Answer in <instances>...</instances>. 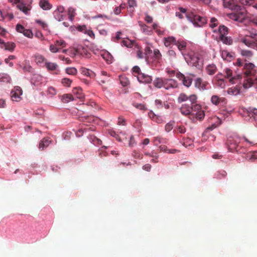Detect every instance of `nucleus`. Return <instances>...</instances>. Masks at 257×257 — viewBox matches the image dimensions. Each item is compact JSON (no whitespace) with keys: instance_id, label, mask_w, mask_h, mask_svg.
Instances as JSON below:
<instances>
[{"instance_id":"26","label":"nucleus","mask_w":257,"mask_h":257,"mask_svg":"<svg viewBox=\"0 0 257 257\" xmlns=\"http://www.w3.org/2000/svg\"><path fill=\"white\" fill-rule=\"evenodd\" d=\"M175 45L177 46L178 49L181 51L186 49L187 43L184 40H178L176 41Z\"/></svg>"},{"instance_id":"23","label":"nucleus","mask_w":257,"mask_h":257,"mask_svg":"<svg viewBox=\"0 0 257 257\" xmlns=\"http://www.w3.org/2000/svg\"><path fill=\"white\" fill-rule=\"evenodd\" d=\"M17 8L26 15L29 14L31 7L26 6V4L21 3L17 5Z\"/></svg>"},{"instance_id":"58","label":"nucleus","mask_w":257,"mask_h":257,"mask_svg":"<svg viewBox=\"0 0 257 257\" xmlns=\"http://www.w3.org/2000/svg\"><path fill=\"white\" fill-rule=\"evenodd\" d=\"M50 50L52 53H56L59 51V48L54 43V45L52 44L50 46Z\"/></svg>"},{"instance_id":"21","label":"nucleus","mask_w":257,"mask_h":257,"mask_svg":"<svg viewBox=\"0 0 257 257\" xmlns=\"http://www.w3.org/2000/svg\"><path fill=\"white\" fill-rule=\"evenodd\" d=\"M206 70L208 74L212 75L217 71V68L215 64H209L206 67Z\"/></svg>"},{"instance_id":"9","label":"nucleus","mask_w":257,"mask_h":257,"mask_svg":"<svg viewBox=\"0 0 257 257\" xmlns=\"http://www.w3.org/2000/svg\"><path fill=\"white\" fill-rule=\"evenodd\" d=\"M22 90L20 87H15L11 92L13 101H19L21 99V95L22 94Z\"/></svg>"},{"instance_id":"50","label":"nucleus","mask_w":257,"mask_h":257,"mask_svg":"<svg viewBox=\"0 0 257 257\" xmlns=\"http://www.w3.org/2000/svg\"><path fill=\"white\" fill-rule=\"evenodd\" d=\"M61 82L64 86L69 87L72 83V80L69 78H64L62 79Z\"/></svg>"},{"instance_id":"29","label":"nucleus","mask_w":257,"mask_h":257,"mask_svg":"<svg viewBox=\"0 0 257 257\" xmlns=\"http://www.w3.org/2000/svg\"><path fill=\"white\" fill-rule=\"evenodd\" d=\"M11 80V77L8 74L0 73V82L10 83Z\"/></svg>"},{"instance_id":"46","label":"nucleus","mask_w":257,"mask_h":257,"mask_svg":"<svg viewBox=\"0 0 257 257\" xmlns=\"http://www.w3.org/2000/svg\"><path fill=\"white\" fill-rule=\"evenodd\" d=\"M54 17L58 21H61L64 20L65 17V14L64 13H57L54 12Z\"/></svg>"},{"instance_id":"27","label":"nucleus","mask_w":257,"mask_h":257,"mask_svg":"<svg viewBox=\"0 0 257 257\" xmlns=\"http://www.w3.org/2000/svg\"><path fill=\"white\" fill-rule=\"evenodd\" d=\"M51 143V140L48 138H44L40 143L39 148L40 149L43 150L47 148Z\"/></svg>"},{"instance_id":"44","label":"nucleus","mask_w":257,"mask_h":257,"mask_svg":"<svg viewBox=\"0 0 257 257\" xmlns=\"http://www.w3.org/2000/svg\"><path fill=\"white\" fill-rule=\"evenodd\" d=\"M55 44L59 48V50L62 48L65 47L66 46V42L62 40H57L55 42Z\"/></svg>"},{"instance_id":"56","label":"nucleus","mask_w":257,"mask_h":257,"mask_svg":"<svg viewBox=\"0 0 257 257\" xmlns=\"http://www.w3.org/2000/svg\"><path fill=\"white\" fill-rule=\"evenodd\" d=\"M174 122H170L167 123L165 127V130L167 132H169L173 128Z\"/></svg>"},{"instance_id":"22","label":"nucleus","mask_w":257,"mask_h":257,"mask_svg":"<svg viewBox=\"0 0 257 257\" xmlns=\"http://www.w3.org/2000/svg\"><path fill=\"white\" fill-rule=\"evenodd\" d=\"M254 81L251 78L246 77L243 82V86L244 88H248L252 86Z\"/></svg>"},{"instance_id":"30","label":"nucleus","mask_w":257,"mask_h":257,"mask_svg":"<svg viewBox=\"0 0 257 257\" xmlns=\"http://www.w3.org/2000/svg\"><path fill=\"white\" fill-rule=\"evenodd\" d=\"M228 28L224 25H219L218 30L219 36L227 35L228 33Z\"/></svg>"},{"instance_id":"31","label":"nucleus","mask_w":257,"mask_h":257,"mask_svg":"<svg viewBox=\"0 0 257 257\" xmlns=\"http://www.w3.org/2000/svg\"><path fill=\"white\" fill-rule=\"evenodd\" d=\"M241 55L248 59H250L253 55L252 51L249 50L243 49L240 51Z\"/></svg>"},{"instance_id":"53","label":"nucleus","mask_w":257,"mask_h":257,"mask_svg":"<svg viewBox=\"0 0 257 257\" xmlns=\"http://www.w3.org/2000/svg\"><path fill=\"white\" fill-rule=\"evenodd\" d=\"M23 70L26 72H29L31 73H33L34 69L29 64H26L23 67Z\"/></svg>"},{"instance_id":"45","label":"nucleus","mask_w":257,"mask_h":257,"mask_svg":"<svg viewBox=\"0 0 257 257\" xmlns=\"http://www.w3.org/2000/svg\"><path fill=\"white\" fill-rule=\"evenodd\" d=\"M247 157L251 161L257 160V152L249 153L247 154Z\"/></svg>"},{"instance_id":"57","label":"nucleus","mask_w":257,"mask_h":257,"mask_svg":"<svg viewBox=\"0 0 257 257\" xmlns=\"http://www.w3.org/2000/svg\"><path fill=\"white\" fill-rule=\"evenodd\" d=\"M16 31L18 32H19V33H23L25 28L22 25L18 24L16 25Z\"/></svg>"},{"instance_id":"33","label":"nucleus","mask_w":257,"mask_h":257,"mask_svg":"<svg viewBox=\"0 0 257 257\" xmlns=\"http://www.w3.org/2000/svg\"><path fill=\"white\" fill-rule=\"evenodd\" d=\"M45 66L49 71L55 70L58 67V65L56 63L52 62H45Z\"/></svg>"},{"instance_id":"59","label":"nucleus","mask_w":257,"mask_h":257,"mask_svg":"<svg viewBox=\"0 0 257 257\" xmlns=\"http://www.w3.org/2000/svg\"><path fill=\"white\" fill-rule=\"evenodd\" d=\"M162 138L161 137L158 136L154 138L153 142L155 145H158L162 143Z\"/></svg>"},{"instance_id":"32","label":"nucleus","mask_w":257,"mask_h":257,"mask_svg":"<svg viewBox=\"0 0 257 257\" xmlns=\"http://www.w3.org/2000/svg\"><path fill=\"white\" fill-rule=\"evenodd\" d=\"M219 39L223 44L226 45H231L232 43V40L230 37H227L226 35L219 36Z\"/></svg>"},{"instance_id":"54","label":"nucleus","mask_w":257,"mask_h":257,"mask_svg":"<svg viewBox=\"0 0 257 257\" xmlns=\"http://www.w3.org/2000/svg\"><path fill=\"white\" fill-rule=\"evenodd\" d=\"M68 15L69 18L71 21H72L73 18L75 16V11L74 10L71 8L68 9Z\"/></svg>"},{"instance_id":"60","label":"nucleus","mask_w":257,"mask_h":257,"mask_svg":"<svg viewBox=\"0 0 257 257\" xmlns=\"http://www.w3.org/2000/svg\"><path fill=\"white\" fill-rule=\"evenodd\" d=\"M249 112L251 114L252 116H257V109L255 108H249Z\"/></svg>"},{"instance_id":"3","label":"nucleus","mask_w":257,"mask_h":257,"mask_svg":"<svg viewBox=\"0 0 257 257\" xmlns=\"http://www.w3.org/2000/svg\"><path fill=\"white\" fill-rule=\"evenodd\" d=\"M186 17L189 21L193 23L195 27H203L207 23V20L206 17L195 15L192 12L187 14Z\"/></svg>"},{"instance_id":"64","label":"nucleus","mask_w":257,"mask_h":257,"mask_svg":"<svg viewBox=\"0 0 257 257\" xmlns=\"http://www.w3.org/2000/svg\"><path fill=\"white\" fill-rule=\"evenodd\" d=\"M48 92L49 94L54 95L56 94V89L53 87H49L48 89Z\"/></svg>"},{"instance_id":"5","label":"nucleus","mask_w":257,"mask_h":257,"mask_svg":"<svg viewBox=\"0 0 257 257\" xmlns=\"http://www.w3.org/2000/svg\"><path fill=\"white\" fill-rule=\"evenodd\" d=\"M190 63L191 65L198 68L202 67L203 61L201 56L199 53H194L190 55Z\"/></svg>"},{"instance_id":"24","label":"nucleus","mask_w":257,"mask_h":257,"mask_svg":"<svg viewBox=\"0 0 257 257\" xmlns=\"http://www.w3.org/2000/svg\"><path fill=\"white\" fill-rule=\"evenodd\" d=\"M40 7L44 10H48L51 9L52 5L46 0H41L39 2Z\"/></svg>"},{"instance_id":"4","label":"nucleus","mask_w":257,"mask_h":257,"mask_svg":"<svg viewBox=\"0 0 257 257\" xmlns=\"http://www.w3.org/2000/svg\"><path fill=\"white\" fill-rule=\"evenodd\" d=\"M240 143V138L236 136H231L228 138L226 146L228 150L231 152H239L238 144Z\"/></svg>"},{"instance_id":"13","label":"nucleus","mask_w":257,"mask_h":257,"mask_svg":"<svg viewBox=\"0 0 257 257\" xmlns=\"http://www.w3.org/2000/svg\"><path fill=\"white\" fill-rule=\"evenodd\" d=\"M110 75L105 71H102L99 77V84L108 83L110 81Z\"/></svg>"},{"instance_id":"48","label":"nucleus","mask_w":257,"mask_h":257,"mask_svg":"<svg viewBox=\"0 0 257 257\" xmlns=\"http://www.w3.org/2000/svg\"><path fill=\"white\" fill-rule=\"evenodd\" d=\"M0 14L3 18L8 19L9 20H12L14 18L12 13L3 14L2 11H0Z\"/></svg>"},{"instance_id":"12","label":"nucleus","mask_w":257,"mask_h":257,"mask_svg":"<svg viewBox=\"0 0 257 257\" xmlns=\"http://www.w3.org/2000/svg\"><path fill=\"white\" fill-rule=\"evenodd\" d=\"M230 18L237 22H242L245 18V14L243 12H237L230 14Z\"/></svg>"},{"instance_id":"6","label":"nucleus","mask_w":257,"mask_h":257,"mask_svg":"<svg viewBox=\"0 0 257 257\" xmlns=\"http://www.w3.org/2000/svg\"><path fill=\"white\" fill-rule=\"evenodd\" d=\"M245 77L254 76L256 73L255 65L252 63H245L243 65Z\"/></svg>"},{"instance_id":"17","label":"nucleus","mask_w":257,"mask_h":257,"mask_svg":"<svg viewBox=\"0 0 257 257\" xmlns=\"http://www.w3.org/2000/svg\"><path fill=\"white\" fill-rule=\"evenodd\" d=\"M206 82H203L200 78H197L195 81V86L200 90H203L206 89Z\"/></svg>"},{"instance_id":"38","label":"nucleus","mask_w":257,"mask_h":257,"mask_svg":"<svg viewBox=\"0 0 257 257\" xmlns=\"http://www.w3.org/2000/svg\"><path fill=\"white\" fill-rule=\"evenodd\" d=\"M35 61L38 64H40L45 61V58L40 54H36L34 56Z\"/></svg>"},{"instance_id":"7","label":"nucleus","mask_w":257,"mask_h":257,"mask_svg":"<svg viewBox=\"0 0 257 257\" xmlns=\"http://www.w3.org/2000/svg\"><path fill=\"white\" fill-rule=\"evenodd\" d=\"M224 73L225 77L227 78H229V81L232 84L237 83V81H239L242 78L241 75L240 74H238L236 75V76L232 77V71L230 69L228 68H225L224 69Z\"/></svg>"},{"instance_id":"1","label":"nucleus","mask_w":257,"mask_h":257,"mask_svg":"<svg viewBox=\"0 0 257 257\" xmlns=\"http://www.w3.org/2000/svg\"><path fill=\"white\" fill-rule=\"evenodd\" d=\"M197 97L195 94L189 96V100L191 102V106L188 104H184L180 108L181 113L184 115H190L193 121L196 119L201 120L204 118L205 114L202 110L201 106L196 103Z\"/></svg>"},{"instance_id":"39","label":"nucleus","mask_w":257,"mask_h":257,"mask_svg":"<svg viewBox=\"0 0 257 257\" xmlns=\"http://www.w3.org/2000/svg\"><path fill=\"white\" fill-rule=\"evenodd\" d=\"M189 100V96H188L185 93H182L179 95L177 101L178 103H181L183 101H185L187 100Z\"/></svg>"},{"instance_id":"8","label":"nucleus","mask_w":257,"mask_h":257,"mask_svg":"<svg viewBox=\"0 0 257 257\" xmlns=\"http://www.w3.org/2000/svg\"><path fill=\"white\" fill-rule=\"evenodd\" d=\"M178 87V83L177 81L171 78H164V88L166 90H169L171 88H176Z\"/></svg>"},{"instance_id":"49","label":"nucleus","mask_w":257,"mask_h":257,"mask_svg":"<svg viewBox=\"0 0 257 257\" xmlns=\"http://www.w3.org/2000/svg\"><path fill=\"white\" fill-rule=\"evenodd\" d=\"M158 157H159V156L158 155L157 153L152 152L151 154V157H152L153 159L151 160V162L152 163H158Z\"/></svg>"},{"instance_id":"11","label":"nucleus","mask_w":257,"mask_h":257,"mask_svg":"<svg viewBox=\"0 0 257 257\" xmlns=\"http://www.w3.org/2000/svg\"><path fill=\"white\" fill-rule=\"evenodd\" d=\"M0 46L2 49L12 52L16 47V44L13 42L6 43L4 40L0 39Z\"/></svg>"},{"instance_id":"37","label":"nucleus","mask_w":257,"mask_h":257,"mask_svg":"<svg viewBox=\"0 0 257 257\" xmlns=\"http://www.w3.org/2000/svg\"><path fill=\"white\" fill-rule=\"evenodd\" d=\"M80 120L83 122L91 123L95 120V118L93 116H84L80 117Z\"/></svg>"},{"instance_id":"55","label":"nucleus","mask_w":257,"mask_h":257,"mask_svg":"<svg viewBox=\"0 0 257 257\" xmlns=\"http://www.w3.org/2000/svg\"><path fill=\"white\" fill-rule=\"evenodd\" d=\"M142 124V121L140 119H137L136 120L135 122L134 123V126L138 129H140Z\"/></svg>"},{"instance_id":"28","label":"nucleus","mask_w":257,"mask_h":257,"mask_svg":"<svg viewBox=\"0 0 257 257\" xmlns=\"http://www.w3.org/2000/svg\"><path fill=\"white\" fill-rule=\"evenodd\" d=\"M222 75L221 73H218L216 76V80L217 81L216 84L218 86H219L221 88H223L225 87V85L223 79L221 78V76H222Z\"/></svg>"},{"instance_id":"16","label":"nucleus","mask_w":257,"mask_h":257,"mask_svg":"<svg viewBox=\"0 0 257 257\" xmlns=\"http://www.w3.org/2000/svg\"><path fill=\"white\" fill-rule=\"evenodd\" d=\"M42 77L37 74H33L31 78V83L35 86H38L42 83Z\"/></svg>"},{"instance_id":"18","label":"nucleus","mask_w":257,"mask_h":257,"mask_svg":"<svg viewBox=\"0 0 257 257\" xmlns=\"http://www.w3.org/2000/svg\"><path fill=\"white\" fill-rule=\"evenodd\" d=\"M164 44L166 47H169L171 44L175 45L176 40L175 37L173 36L168 37L164 38Z\"/></svg>"},{"instance_id":"25","label":"nucleus","mask_w":257,"mask_h":257,"mask_svg":"<svg viewBox=\"0 0 257 257\" xmlns=\"http://www.w3.org/2000/svg\"><path fill=\"white\" fill-rule=\"evenodd\" d=\"M139 25L141 28V30L143 33L147 35H150L151 33V30L150 29L149 27L143 22L139 21Z\"/></svg>"},{"instance_id":"61","label":"nucleus","mask_w":257,"mask_h":257,"mask_svg":"<svg viewBox=\"0 0 257 257\" xmlns=\"http://www.w3.org/2000/svg\"><path fill=\"white\" fill-rule=\"evenodd\" d=\"M35 22L37 24H39L43 29H46L47 27V24L46 23L40 20H36Z\"/></svg>"},{"instance_id":"63","label":"nucleus","mask_w":257,"mask_h":257,"mask_svg":"<svg viewBox=\"0 0 257 257\" xmlns=\"http://www.w3.org/2000/svg\"><path fill=\"white\" fill-rule=\"evenodd\" d=\"M152 53V50L150 47L147 46L145 49V54L146 55L145 58L147 59L148 58V54H151Z\"/></svg>"},{"instance_id":"20","label":"nucleus","mask_w":257,"mask_h":257,"mask_svg":"<svg viewBox=\"0 0 257 257\" xmlns=\"http://www.w3.org/2000/svg\"><path fill=\"white\" fill-rule=\"evenodd\" d=\"M153 84L158 88H164V78H156L153 82Z\"/></svg>"},{"instance_id":"14","label":"nucleus","mask_w":257,"mask_h":257,"mask_svg":"<svg viewBox=\"0 0 257 257\" xmlns=\"http://www.w3.org/2000/svg\"><path fill=\"white\" fill-rule=\"evenodd\" d=\"M137 78L140 82L143 83H150L152 81L151 76L144 73L139 74L137 76Z\"/></svg>"},{"instance_id":"40","label":"nucleus","mask_w":257,"mask_h":257,"mask_svg":"<svg viewBox=\"0 0 257 257\" xmlns=\"http://www.w3.org/2000/svg\"><path fill=\"white\" fill-rule=\"evenodd\" d=\"M121 45L131 48L133 46V42L128 39H125L121 41Z\"/></svg>"},{"instance_id":"47","label":"nucleus","mask_w":257,"mask_h":257,"mask_svg":"<svg viewBox=\"0 0 257 257\" xmlns=\"http://www.w3.org/2000/svg\"><path fill=\"white\" fill-rule=\"evenodd\" d=\"M120 82L123 86H126L129 84V80L127 78L124 76L119 77Z\"/></svg>"},{"instance_id":"15","label":"nucleus","mask_w":257,"mask_h":257,"mask_svg":"<svg viewBox=\"0 0 257 257\" xmlns=\"http://www.w3.org/2000/svg\"><path fill=\"white\" fill-rule=\"evenodd\" d=\"M211 101L213 104L217 105L220 103H226V100L224 97H219L217 95H214L211 98Z\"/></svg>"},{"instance_id":"43","label":"nucleus","mask_w":257,"mask_h":257,"mask_svg":"<svg viewBox=\"0 0 257 257\" xmlns=\"http://www.w3.org/2000/svg\"><path fill=\"white\" fill-rule=\"evenodd\" d=\"M66 73L69 75H75L77 73V69L74 67H68L65 70Z\"/></svg>"},{"instance_id":"10","label":"nucleus","mask_w":257,"mask_h":257,"mask_svg":"<svg viewBox=\"0 0 257 257\" xmlns=\"http://www.w3.org/2000/svg\"><path fill=\"white\" fill-rule=\"evenodd\" d=\"M176 76L180 80L182 81L183 85L185 86L188 87L191 85L192 82V78L185 76L184 74L180 72L177 73Z\"/></svg>"},{"instance_id":"42","label":"nucleus","mask_w":257,"mask_h":257,"mask_svg":"<svg viewBox=\"0 0 257 257\" xmlns=\"http://www.w3.org/2000/svg\"><path fill=\"white\" fill-rule=\"evenodd\" d=\"M174 132L177 134H184L186 132V128L184 126H177L175 127Z\"/></svg>"},{"instance_id":"62","label":"nucleus","mask_w":257,"mask_h":257,"mask_svg":"<svg viewBox=\"0 0 257 257\" xmlns=\"http://www.w3.org/2000/svg\"><path fill=\"white\" fill-rule=\"evenodd\" d=\"M128 5L130 8H134L137 6V3L135 0H128Z\"/></svg>"},{"instance_id":"2","label":"nucleus","mask_w":257,"mask_h":257,"mask_svg":"<svg viewBox=\"0 0 257 257\" xmlns=\"http://www.w3.org/2000/svg\"><path fill=\"white\" fill-rule=\"evenodd\" d=\"M241 42L248 47L257 50V30L251 29L241 40Z\"/></svg>"},{"instance_id":"52","label":"nucleus","mask_w":257,"mask_h":257,"mask_svg":"<svg viewBox=\"0 0 257 257\" xmlns=\"http://www.w3.org/2000/svg\"><path fill=\"white\" fill-rule=\"evenodd\" d=\"M243 5L252 6L255 0H239Z\"/></svg>"},{"instance_id":"51","label":"nucleus","mask_w":257,"mask_h":257,"mask_svg":"<svg viewBox=\"0 0 257 257\" xmlns=\"http://www.w3.org/2000/svg\"><path fill=\"white\" fill-rule=\"evenodd\" d=\"M23 34H24V36H25L28 38H32L33 36L32 31L30 29H25Z\"/></svg>"},{"instance_id":"19","label":"nucleus","mask_w":257,"mask_h":257,"mask_svg":"<svg viewBox=\"0 0 257 257\" xmlns=\"http://www.w3.org/2000/svg\"><path fill=\"white\" fill-rule=\"evenodd\" d=\"M80 71L81 73L84 75L87 76L90 78H94L96 76V74L94 72L85 68H81L80 69Z\"/></svg>"},{"instance_id":"35","label":"nucleus","mask_w":257,"mask_h":257,"mask_svg":"<svg viewBox=\"0 0 257 257\" xmlns=\"http://www.w3.org/2000/svg\"><path fill=\"white\" fill-rule=\"evenodd\" d=\"M73 99V97L71 94H65L61 96V100L64 103H68Z\"/></svg>"},{"instance_id":"34","label":"nucleus","mask_w":257,"mask_h":257,"mask_svg":"<svg viewBox=\"0 0 257 257\" xmlns=\"http://www.w3.org/2000/svg\"><path fill=\"white\" fill-rule=\"evenodd\" d=\"M162 54L160 51L155 49L153 51V57L155 61L157 62H160V61L162 59Z\"/></svg>"},{"instance_id":"41","label":"nucleus","mask_w":257,"mask_h":257,"mask_svg":"<svg viewBox=\"0 0 257 257\" xmlns=\"http://www.w3.org/2000/svg\"><path fill=\"white\" fill-rule=\"evenodd\" d=\"M222 58L227 61H230L232 55L227 51H223L221 53Z\"/></svg>"},{"instance_id":"36","label":"nucleus","mask_w":257,"mask_h":257,"mask_svg":"<svg viewBox=\"0 0 257 257\" xmlns=\"http://www.w3.org/2000/svg\"><path fill=\"white\" fill-rule=\"evenodd\" d=\"M219 24V21L216 18H211L209 23V26L211 28L214 29L216 28Z\"/></svg>"}]
</instances>
